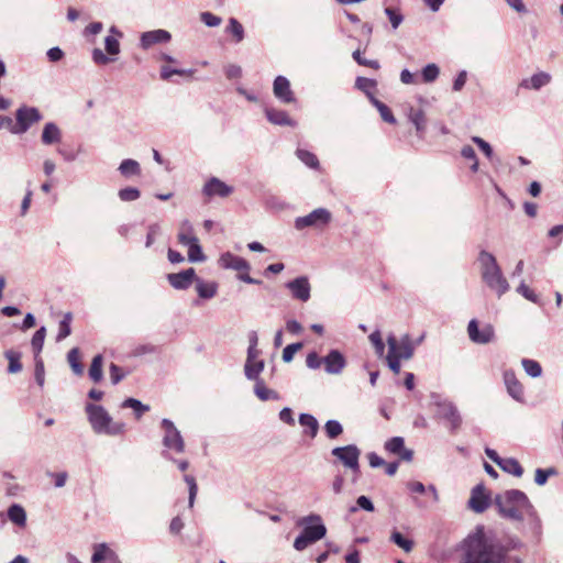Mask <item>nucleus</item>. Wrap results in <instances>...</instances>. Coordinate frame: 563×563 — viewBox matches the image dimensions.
Returning a JSON list of instances; mask_svg holds the SVG:
<instances>
[{"label":"nucleus","instance_id":"f257e3e1","mask_svg":"<svg viewBox=\"0 0 563 563\" xmlns=\"http://www.w3.org/2000/svg\"><path fill=\"white\" fill-rule=\"evenodd\" d=\"M494 505L503 519L518 525L517 529L522 536L534 543L542 541V519L525 492L507 489L495 496Z\"/></svg>","mask_w":563,"mask_h":563},{"label":"nucleus","instance_id":"f03ea898","mask_svg":"<svg viewBox=\"0 0 563 563\" xmlns=\"http://www.w3.org/2000/svg\"><path fill=\"white\" fill-rule=\"evenodd\" d=\"M460 563H523L520 556L508 554V548L499 540L486 536L478 527L463 542Z\"/></svg>","mask_w":563,"mask_h":563},{"label":"nucleus","instance_id":"7ed1b4c3","mask_svg":"<svg viewBox=\"0 0 563 563\" xmlns=\"http://www.w3.org/2000/svg\"><path fill=\"white\" fill-rule=\"evenodd\" d=\"M478 262L484 283L492 290L496 291L498 297L506 294L509 289V284L504 277L501 269L497 264L496 257L487 251H482L478 255Z\"/></svg>","mask_w":563,"mask_h":563},{"label":"nucleus","instance_id":"20e7f679","mask_svg":"<svg viewBox=\"0 0 563 563\" xmlns=\"http://www.w3.org/2000/svg\"><path fill=\"white\" fill-rule=\"evenodd\" d=\"M298 525L302 527V531L294 542V548L297 551H303L308 545L323 539L327 534V528L320 515L311 514L302 517Z\"/></svg>","mask_w":563,"mask_h":563},{"label":"nucleus","instance_id":"39448f33","mask_svg":"<svg viewBox=\"0 0 563 563\" xmlns=\"http://www.w3.org/2000/svg\"><path fill=\"white\" fill-rule=\"evenodd\" d=\"M86 412L93 431L97 433L117 435L124 431V424L112 422L111 416L102 406L88 404Z\"/></svg>","mask_w":563,"mask_h":563},{"label":"nucleus","instance_id":"423d86ee","mask_svg":"<svg viewBox=\"0 0 563 563\" xmlns=\"http://www.w3.org/2000/svg\"><path fill=\"white\" fill-rule=\"evenodd\" d=\"M331 454L338 459L342 465L351 470L353 477L352 482L355 483L360 476V455L361 451L355 444L345 446H336L332 449Z\"/></svg>","mask_w":563,"mask_h":563},{"label":"nucleus","instance_id":"0eeeda50","mask_svg":"<svg viewBox=\"0 0 563 563\" xmlns=\"http://www.w3.org/2000/svg\"><path fill=\"white\" fill-rule=\"evenodd\" d=\"M332 220V213L325 208H317L310 213L297 217L295 219V228L299 231L313 228L317 230H323Z\"/></svg>","mask_w":563,"mask_h":563},{"label":"nucleus","instance_id":"6e6552de","mask_svg":"<svg viewBox=\"0 0 563 563\" xmlns=\"http://www.w3.org/2000/svg\"><path fill=\"white\" fill-rule=\"evenodd\" d=\"M162 428L164 430L163 445L166 449L165 451L183 453L185 451V441L174 422L169 419H163Z\"/></svg>","mask_w":563,"mask_h":563},{"label":"nucleus","instance_id":"1a4fd4ad","mask_svg":"<svg viewBox=\"0 0 563 563\" xmlns=\"http://www.w3.org/2000/svg\"><path fill=\"white\" fill-rule=\"evenodd\" d=\"M432 398H437L434 404L438 407L439 416L449 422L452 432H456L462 426V416L457 407L450 400L439 399V396H432Z\"/></svg>","mask_w":563,"mask_h":563},{"label":"nucleus","instance_id":"9d476101","mask_svg":"<svg viewBox=\"0 0 563 563\" xmlns=\"http://www.w3.org/2000/svg\"><path fill=\"white\" fill-rule=\"evenodd\" d=\"M16 123L11 126V133L22 134L25 133L33 123L42 119L40 111L33 107H21L15 113Z\"/></svg>","mask_w":563,"mask_h":563},{"label":"nucleus","instance_id":"9b49d317","mask_svg":"<svg viewBox=\"0 0 563 563\" xmlns=\"http://www.w3.org/2000/svg\"><path fill=\"white\" fill-rule=\"evenodd\" d=\"M355 87L363 91L369 99L371 103L377 108L380 117L384 121H387V106L376 98L377 82L374 79L366 77H357L355 80Z\"/></svg>","mask_w":563,"mask_h":563},{"label":"nucleus","instance_id":"f8f14e48","mask_svg":"<svg viewBox=\"0 0 563 563\" xmlns=\"http://www.w3.org/2000/svg\"><path fill=\"white\" fill-rule=\"evenodd\" d=\"M294 299L307 302L310 299L311 286L307 276H299L286 284Z\"/></svg>","mask_w":563,"mask_h":563},{"label":"nucleus","instance_id":"ddd939ff","mask_svg":"<svg viewBox=\"0 0 563 563\" xmlns=\"http://www.w3.org/2000/svg\"><path fill=\"white\" fill-rule=\"evenodd\" d=\"M393 355L396 358L408 361L413 356L416 345L408 334L402 335L400 339L391 336Z\"/></svg>","mask_w":563,"mask_h":563},{"label":"nucleus","instance_id":"4468645a","mask_svg":"<svg viewBox=\"0 0 563 563\" xmlns=\"http://www.w3.org/2000/svg\"><path fill=\"white\" fill-rule=\"evenodd\" d=\"M467 333L470 340L477 344H487L494 339V328L490 324H486L482 330L478 328V322L472 319L467 325Z\"/></svg>","mask_w":563,"mask_h":563},{"label":"nucleus","instance_id":"2eb2a0df","mask_svg":"<svg viewBox=\"0 0 563 563\" xmlns=\"http://www.w3.org/2000/svg\"><path fill=\"white\" fill-rule=\"evenodd\" d=\"M196 271L190 267L179 273H170L167 275L169 285L177 290L188 289L196 280Z\"/></svg>","mask_w":563,"mask_h":563},{"label":"nucleus","instance_id":"dca6fc26","mask_svg":"<svg viewBox=\"0 0 563 563\" xmlns=\"http://www.w3.org/2000/svg\"><path fill=\"white\" fill-rule=\"evenodd\" d=\"M233 192V187L227 185L224 181L217 177H211L203 186L202 194L208 198L229 197Z\"/></svg>","mask_w":563,"mask_h":563},{"label":"nucleus","instance_id":"f3484780","mask_svg":"<svg viewBox=\"0 0 563 563\" xmlns=\"http://www.w3.org/2000/svg\"><path fill=\"white\" fill-rule=\"evenodd\" d=\"M172 35L166 30H153L142 33L140 38V46L143 49H148L156 44L168 43Z\"/></svg>","mask_w":563,"mask_h":563},{"label":"nucleus","instance_id":"a211bd4d","mask_svg":"<svg viewBox=\"0 0 563 563\" xmlns=\"http://www.w3.org/2000/svg\"><path fill=\"white\" fill-rule=\"evenodd\" d=\"M489 506V498L485 492V487L483 484L476 485L471 493V498L468 500V507L477 512H484Z\"/></svg>","mask_w":563,"mask_h":563},{"label":"nucleus","instance_id":"6ab92c4d","mask_svg":"<svg viewBox=\"0 0 563 563\" xmlns=\"http://www.w3.org/2000/svg\"><path fill=\"white\" fill-rule=\"evenodd\" d=\"M323 365L328 374L338 375L344 369L346 361L344 355L340 351L331 350L323 357Z\"/></svg>","mask_w":563,"mask_h":563},{"label":"nucleus","instance_id":"aec40b11","mask_svg":"<svg viewBox=\"0 0 563 563\" xmlns=\"http://www.w3.org/2000/svg\"><path fill=\"white\" fill-rule=\"evenodd\" d=\"M218 264L224 269H233L236 272H249L251 268L247 261L231 252L223 253L219 257Z\"/></svg>","mask_w":563,"mask_h":563},{"label":"nucleus","instance_id":"412c9836","mask_svg":"<svg viewBox=\"0 0 563 563\" xmlns=\"http://www.w3.org/2000/svg\"><path fill=\"white\" fill-rule=\"evenodd\" d=\"M274 96L284 103L295 101L294 92L290 88L289 80L284 76H277L273 84Z\"/></svg>","mask_w":563,"mask_h":563},{"label":"nucleus","instance_id":"4be33fe9","mask_svg":"<svg viewBox=\"0 0 563 563\" xmlns=\"http://www.w3.org/2000/svg\"><path fill=\"white\" fill-rule=\"evenodd\" d=\"M504 383L507 389V393L511 398L516 401H523V386L516 377V374L512 369H507L504 372Z\"/></svg>","mask_w":563,"mask_h":563},{"label":"nucleus","instance_id":"5701e85b","mask_svg":"<svg viewBox=\"0 0 563 563\" xmlns=\"http://www.w3.org/2000/svg\"><path fill=\"white\" fill-rule=\"evenodd\" d=\"M408 121L415 126L419 137H422L427 129L426 112L421 107H408L406 111Z\"/></svg>","mask_w":563,"mask_h":563},{"label":"nucleus","instance_id":"b1692460","mask_svg":"<svg viewBox=\"0 0 563 563\" xmlns=\"http://www.w3.org/2000/svg\"><path fill=\"white\" fill-rule=\"evenodd\" d=\"M92 563H121L118 554L111 550L106 543H100L95 547L91 556Z\"/></svg>","mask_w":563,"mask_h":563},{"label":"nucleus","instance_id":"393cba45","mask_svg":"<svg viewBox=\"0 0 563 563\" xmlns=\"http://www.w3.org/2000/svg\"><path fill=\"white\" fill-rule=\"evenodd\" d=\"M195 287L199 298L210 300L217 296L219 284L214 280H205L200 277H196Z\"/></svg>","mask_w":563,"mask_h":563},{"label":"nucleus","instance_id":"a878e982","mask_svg":"<svg viewBox=\"0 0 563 563\" xmlns=\"http://www.w3.org/2000/svg\"><path fill=\"white\" fill-rule=\"evenodd\" d=\"M551 81L550 74L545 71H539L532 75L530 78H525L519 82V88L529 90H539L547 86Z\"/></svg>","mask_w":563,"mask_h":563},{"label":"nucleus","instance_id":"bb28decb","mask_svg":"<svg viewBox=\"0 0 563 563\" xmlns=\"http://www.w3.org/2000/svg\"><path fill=\"white\" fill-rule=\"evenodd\" d=\"M389 453L396 454L400 461L411 462L413 451L405 448V441L401 437L389 439Z\"/></svg>","mask_w":563,"mask_h":563},{"label":"nucleus","instance_id":"cd10ccee","mask_svg":"<svg viewBox=\"0 0 563 563\" xmlns=\"http://www.w3.org/2000/svg\"><path fill=\"white\" fill-rule=\"evenodd\" d=\"M265 114L267 120L275 125H287V126H296L297 122L289 118L286 111L278 110L274 108H266Z\"/></svg>","mask_w":563,"mask_h":563},{"label":"nucleus","instance_id":"c85d7f7f","mask_svg":"<svg viewBox=\"0 0 563 563\" xmlns=\"http://www.w3.org/2000/svg\"><path fill=\"white\" fill-rule=\"evenodd\" d=\"M196 239H198V238L195 234V229H194L192 223L187 219L183 220L178 227V233H177L178 243L185 246V245L189 244L190 242H195Z\"/></svg>","mask_w":563,"mask_h":563},{"label":"nucleus","instance_id":"c756f323","mask_svg":"<svg viewBox=\"0 0 563 563\" xmlns=\"http://www.w3.org/2000/svg\"><path fill=\"white\" fill-rule=\"evenodd\" d=\"M62 132L60 129L54 123L48 122L44 125L41 140L45 145H52L60 142Z\"/></svg>","mask_w":563,"mask_h":563},{"label":"nucleus","instance_id":"7c9ffc66","mask_svg":"<svg viewBox=\"0 0 563 563\" xmlns=\"http://www.w3.org/2000/svg\"><path fill=\"white\" fill-rule=\"evenodd\" d=\"M118 170L124 178L141 176L142 173L140 163L132 158L123 159L120 163Z\"/></svg>","mask_w":563,"mask_h":563},{"label":"nucleus","instance_id":"2f4dec72","mask_svg":"<svg viewBox=\"0 0 563 563\" xmlns=\"http://www.w3.org/2000/svg\"><path fill=\"white\" fill-rule=\"evenodd\" d=\"M8 518L18 527L24 528L26 526V512L24 508L18 504H13L9 507Z\"/></svg>","mask_w":563,"mask_h":563},{"label":"nucleus","instance_id":"473e14b6","mask_svg":"<svg viewBox=\"0 0 563 563\" xmlns=\"http://www.w3.org/2000/svg\"><path fill=\"white\" fill-rule=\"evenodd\" d=\"M265 362L263 360L253 361L250 364H244V374L249 380H260L261 373L264 371Z\"/></svg>","mask_w":563,"mask_h":563},{"label":"nucleus","instance_id":"72a5a7b5","mask_svg":"<svg viewBox=\"0 0 563 563\" xmlns=\"http://www.w3.org/2000/svg\"><path fill=\"white\" fill-rule=\"evenodd\" d=\"M504 472L511 474L516 477H521L523 468L520 463L514 457L503 459L498 465Z\"/></svg>","mask_w":563,"mask_h":563},{"label":"nucleus","instance_id":"f704fd0d","mask_svg":"<svg viewBox=\"0 0 563 563\" xmlns=\"http://www.w3.org/2000/svg\"><path fill=\"white\" fill-rule=\"evenodd\" d=\"M254 393L263 401H266L269 399L276 400L279 398L278 394L275 390L266 387L263 379L255 380Z\"/></svg>","mask_w":563,"mask_h":563},{"label":"nucleus","instance_id":"c9c22d12","mask_svg":"<svg viewBox=\"0 0 563 563\" xmlns=\"http://www.w3.org/2000/svg\"><path fill=\"white\" fill-rule=\"evenodd\" d=\"M186 246L188 247V261L190 263H202L207 260V256L199 244V239H196L195 242H190Z\"/></svg>","mask_w":563,"mask_h":563},{"label":"nucleus","instance_id":"e433bc0d","mask_svg":"<svg viewBox=\"0 0 563 563\" xmlns=\"http://www.w3.org/2000/svg\"><path fill=\"white\" fill-rule=\"evenodd\" d=\"M4 356L9 362L8 365V373L10 374H16L22 371V363H21V353L8 350L4 352Z\"/></svg>","mask_w":563,"mask_h":563},{"label":"nucleus","instance_id":"4c0bfd02","mask_svg":"<svg viewBox=\"0 0 563 563\" xmlns=\"http://www.w3.org/2000/svg\"><path fill=\"white\" fill-rule=\"evenodd\" d=\"M299 423L307 429L306 433L309 434L311 438H314L317 435L319 424L313 416L309 413H301L299 416Z\"/></svg>","mask_w":563,"mask_h":563},{"label":"nucleus","instance_id":"58836bf2","mask_svg":"<svg viewBox=\"0 0 563 563\" xmlns=\"http://www.w3.org/2000/svg\"><path fill=\"white\" fill-rule=\"evenodd\" d=\"M121 407L133 409L136 419H140L145 412L150 410V406L142 404L140 400L135 398H126L122 402Z\"/></svg>","mask_w":563,"mask_h":563},{"label":"nucleus","instance_id":"ea45409f","mask_svg":"<svg viewBox=\"0 0 563 563\" xmlns=\"http://www.w3.org/2000/svg\"><path fill=\"white\" fill-rule=\"evenodd\" d=\"M71 320L73 314L70 312H66L63 319L59 321L56 341H63L71 333Z\"/></svg>","mask_w":563,"mask_h":563},{"label":"nucleus","instance_id":"a19ab883","mask_svg":"<svg viewBox=\"0 0 563 563\" xmlns=\"http://www.w3.org/2000/svg\"><path fill=\"white\" fill-rule=\"evenodd\" d=\"M296 155L306 166L313 169H317L319 167V159L313 153L307 150L298 148L296 151Z\"/></svg>","mask_w":563,"mask_h":563},{"label":"nucleus","instance_id":"79ce46f5","mask_svg":"<svg viewBox=\"0 0 563 563\" xmlns=\"http://www.w3.org/2000/svg\"><path fill=\"white\" fill-rule=\"evenodd\" d=\"M521 365L530 377L537 378L540 377L542 374V367L539 362L530 358H522Z\"/></svg>","mask_w":563,"mask_h":563},{"label":"nucleus","instance_id":"37998d69","mask_svg":"<svg viewBox=\"0 0 563 563\" xmlns=\"http://www.w3.org/2000/svg\"><path fill=\"white\" fill-rule=\"evenodd\" d=\"M102 355L98 354L92 358L89 367V377L96 383L102 378Z\"/></svg>","mask_w":563,"mask_h":563},{"label":"nucleus","instance_id":"c03bdc74","mask_svg":"<svg viewBox=\"0 0 563 563\" xmlns=\"http://www.w3.org/2000/svg\"><path fill=\"white\" fill-rule=\"evenodd\" d=\"M79 349L73 347L67 355L68 363L76 375H82L84 366L79 362Z\"/></svg>","mask_w":563,"mask_h":563},{"label":"nucleus","instance_id":"a18cd8bd","mask_svg":"<svg viewBox=\"0 0 563 563\" xmlns=\"http://www.w3.org/2000/svg\"><path fill=\"white\" fill-rule=\"evenodd\" d=\"M390 540L401 548L406 553H409L413 549V541L404 537L399 531H393Z\"/></svg>","mask_w":563,"mask_h":563},{"label":"nucleus","instance_id":"49530a36","mask_svg":"<svg viewBox=\"0 0 563 563\" xmlns=\"http://www.w3.org/2000/svg\"><path fill=\"white\" fill-rule=\"evenodd\" d=\"M440 75V68L437 64H428L421 70L422 80L426 84H430L437 80Z\"/></svg>","mask_w":563,"mask_h":563},{"label":"nucleus","instance_id":"de8ad7c7","mask_svg":"<svg viewBox=\"0 0 563 563\" xmlns=\"http://www.w3.org/2000/svg\"><path fill=\"white\" fill-rule=\"evenodd\" d=\"M46 335V329L44 327H41L34 334L31 341L33 352L35 354V357H38V354L41 353L44 344Z\"/></svg>","mask_w":563,"mask_h":563},{"label":"nucleus","instance_id":"09e8293b","mask_svg":"<svg viewBox=\"0 0 563 563\" xmlns=\"http://www.w3.org/2000/svg\"><path fill=\"white\" fill-rule=\"evenodd\" d=\"M118 197L123 202H131L141 197V191L135 187H125L118 191Z\"/></svg>","mask_w":563,"mask_h":563},{"label":"nucleus","instance_id":"8fccbe9b","mask_svg":"<svg viewBox=\"0 0 563 563\" xmlns=\"http://www.w3.org/2000/svg\"><path fill=\"white\" fill-rule=\"evenodd\" d=\"M192 74H194L192 69H177V68H170L168 66H162V68H161V78L163 80H169L173 75L192 76Z\"/></svg>","mask_w":563,"mask_h":563},{"label":"nucleus","instance_id":"3c124183","mask_svg":"<svg viewBox=\"0 0 563 563\" xmlns=\"http://www.w3.org/2000/svg\"><path fill=\"white\" fill-rule=\"evenodd\" d=\"M184 481L188 485V489H189L188 505L190 508H192L197 493H198V486H197L196 479L192 475H188V474L184 475Z\"/></svg>","mask_w":563,"mask_h":563},{"label":"nucleus","instance_id":"603ef678","mask_svg":"<svg viewBox=\"0 0 563 563\" xmlns=\"http://www.w3.org/2000/svg\"><path fill=\"white\" fill-rule=\"evenodd\" d=\"M461 155L465 159L472 161L473 164L471 166V170L473 173H476L478 170V159H477V155L475 153V150L471 145H465L461 150Z\"/></svg>","mask_w":563,"mask_h":563},{"label":"nucleus","instance_id":"864d4df0","mask_svg":"<svg viewBox=\"0 0 563 563\" xmlns=\"http://www.w3.org/2000/svg\"><path fill=\"white\" fill-rule=\"evenodd\" d=\"M324 430L330 439H335L343 432L342 424L338 420H328Z\"/></svg>","mask_w":563,"mask_h":563},{"label":"nucleus","instance_id":"5fc2aeb1","mask_svg":"<svg viewBox=\"0 0 563 563\" xmlns=\"http://www.w3.org/2000/svg\"><path fill=\"white\" fill-rule=\"evenodd\" d=\"M227 31L235 36L236 42H241L244 37L242 24L234 18H231Z\"/></svg>","mask_w":563,"mask_h":563},{"label":"nucleus","instance_id":"6e6d98bb","mask_svg":"<svg viewBox=\"0 0 563 563\" xmlns=\"http://www.w3.org/2000/svg\"><path fill=\"white\" fill-rule=\"evenodd\" d=\"M162 234V227L158 223H152L147 228V234H146V241L145 246L151 247L156 238H158Z\"/></svg>","mask_w":563,"mask_h":563},{"label":"nucleus","instance_id":"4d7b16f0","mask_svg":"<svg viewBox=\"0 0 563 563\" xmlns=\"http://www.w3.org/2000/svg\"><path fill=\"white\" fill-rule=\"evenodd\" d=\"M556 474V470L554 467H549L547 470L537 468L534 482L537 485L542 486L547 483L548 478L552 475Z\"/></svg>","mask_w":563,"mask_h":563},{"label":"nucleus","instance_id":"13d9d810","mask_svg":"<svg viewBox=\"0 0 563 563\" xmlns=\"http://www.w3.org/2000/svg\"><path fill=\"white\" fill-rule=\"evenodd\" d=\"M120 37H115L113 35H108L104 38V47L108 54L118 55L120 53Z\"/></svg>","mask_w":563,"mask_h":563},{"label":"nucleus","instance_id":"bf43d9fd","mask_svg":"<svg viewBox=\"0 0 563 563\" xmlns=\"http://www.w3.org/2000/svg\"><path fill=\"white\" fill-rule=\"evenodd\" d=\"M34 377L40 387L44 386L45 382V369H44V363L41 357H35V369H34Z\"/></svg>","mask_w":563,"mask_h":563},{"label":"nucleus","instance_id":"052dcab7","mask_svg":"<svg viewBox=\"0 0 563 563\" xmlns=\"http://www.w3.org/2000/svg\"><path fill=\"white\" fill-rule=\"evenodd\" d=\"M301 349H302V343L301 342L288 344L283 350V361L286 362V363L291 362L292 358H294V355L296 354V352H298Z\"/></svg>","mask_w":563,"mask_h":563},{"label":"nucleus","instance_id":"680f3d73","mask_svg":"<svg viewBox=\"0 0 563 563\" xmlns=\"http://www.w3.org/2000/svg\"><path fill=\"white\" fill-rule=\"evenodd\" d=\"M517 291L527 300L533 303L539 302V296L532 289H530L523 282L520 283V285L517 288Z\"/></svg>","mask_w":563,"mask_h":563},{"label":"nucleus","instance_id":"e2e57ef3","mask_svg":"<svg viewBox=\"0 0 563 563\" xmlns=\"http://www.w3.org/2000/svg\"><path fill=\"white\" fill-rule=\"evenodd\" d=\"M323 364V357H320L317 352L312 351L307 354L306 365L310 369H319Z\"/></svg>","mask_w":563,"mask_h":563},{"label":"nucleus","instance_id":"0e129e2a","mask_svg":"<svg viewBox=\"0 0 563 563\" xmlns=\"http://www.w3.org/2000/svg\"><path fill=\"white\" fill-rule=\"evenodd\" d=\"M357 507L363 509V510H366V511H373L374 510L373 503L366 496H360L356 499V506L351 507L350 511L351 512H355L357 510Z\"/></svg>","mask_w":563,"mask_h":563},{"label":"nucleus","instance_id":"69168bd1","mask_svg":"<svg viewBox=\"0 0 563 563\" xmlns=\"http://www.w3.org/2000/svg\"><path fill=\"white\" fill-rule=\"evenodd\" d=\"M200 20L210 27H214L221 24V18L218 15H214L211 12H202L200 14Z\"/></svg>","mask_w":563,"mask_h":563},{"label":"nucleus","instance_id":"338daca9","mask_svg":"<svg viewBox=\"0 0 563 563\" xmlns=\"http://www.w3.org/2000/svg\"><path fill=\"white\" fill-rule=\"evenodd\" d=\"M369 341L374 345L377 355L382 356L384 354L385 345H384V342L382 340L380 333L378 331L373 332L369 335Z\"/></svg>","mask_w":563,"mask_h":563},{"label":"nucleus","instance_id":"774afa93","mask_svg":"<svg viewBox=\"0 0 563 563\" xmlns=\"http://www.w3.org/2000/svg\"><path fill=\"white\" fill-rule=\"evenodd\" d=\"M472 142H474L481 148V151L485 154L486 157L492 158L493 148L488 142H486L479 136H473Z\"/></svg>","mask_w":563,"mask_h":563}]
</instances>
